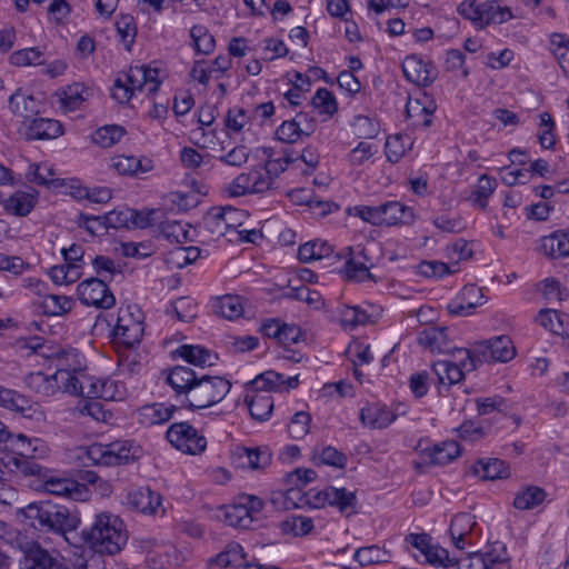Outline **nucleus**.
Segmentation results:
<instances>
[{"instance_id":"obj_50","label":"nucleus","mask_w":569,"mask_h":569,"mask_svg":"<svg viewBox=\"0 0 569 569\" xmlns=\"http://www.w3.org/2000/svg\"><path fill=\"white\" fill-rule=\"evenodd\" d=\"M390 558L391 555L389 551L376 545L359 548L355 552V559L360 566L386 563L390 561Z\"/></svg>"},{"instance_id":"obj_16","label":"nucleus","mask_w":569,"mask_h":569,"mask_svg":"<svg viewBox=\"0 0 569 569\" xmlns=\"http://www.w3.org/2000/svg\"><path fill=\"white\" fill-rule=\"evenodd\" d=\"M161 496L149 487L131 489L126 497V505L143 515H156L161 507Z\"/></svg>"},{"instance_id":"obj_3","label":"nucleus","mask_w":569,"mask_h":569,"mask_svg":"<svg viewBox=\"0 0 569 569\" xmlns=\"http://www.w3.org/2000/svg\"><path fill=\"white\" fill-rule=\"evenodd\" d=\"M230 389V381L220 376L198 375L182 406L192 410L209 408L222 401Z\"/></svg>"},{"instance_id":"obj_54","label":"nucleus","mask_w":569,"mask_h":569,"mask_svg":"<svg viewBox=\"0 0 569 569\" xmlns=\"http://www.w3.org/2000/svg\"><path fill=\"white\" fill-rule=\"evenodd\" d=\"M280 528L286 535L303 537L309 535L313 530L315 526L313 520L310 517L290 516L281 522Z\"/></svg>"},{"instance_id":"obj_32","label":"nucleus","mask_w":569,"mask_h":569,"mask_svg":"<svg viewBox=\"0 0 569 569\" xmlns=\"http://www.w3.org/2000/svg\"><path fill=\"white\" fill-rule=\"evenodd\" d=\"M472 472L482 480L507 478L509 467L498 458L480 459L472 466Z\"/></svg>"},{"instance_id":"obj_2","label":"nucleus","mask_w":569,"mask_h":569,"mask_svg":"<svg viewBox=\"0 0 569 569\" xmlns=\"http://www.w3.org/2000/svg\"><path fill=\"white\" fill-rule=\"evenodd\" d=\"M81 547L89 546L98 553L116 555L127 543L123 521L116 515L103 511L94 516L89 527L79 533Z\"/></svg>"},{"instance_id":"obj_38","label":"nucleus","mask_w":569,"mask_h":569,"mask_svg":"<svg viewBox=\"0 0 569 569\" xmlns=\"http://www.w3.org/2000/svg\"><path fill=\"white\" fill-rule=\"evenodd\" d=\"M161 234L170 242L186 243L192 241L191 226L179 220L162 219L159 223Z\"/></svg>"},{"instance_id":"obj_55","label":"nucleus","mask_w":569,"mask_h":569,"mask_svg":"<svg viewBox=\"0 0 569 569\" xmlns=\"http://www.w3.org/2000/svg\"><path fill=\"white\" fill-rule=\"evenodd\" d=\"M9 62L14 67L40 66L44 62V53L38 47L24 48L12 52Z\"/></svg>"},{"instance_id":"obj_36","label":"nucleus","mask_w":569,"mask_h":569,"mask_svg":"<svg viewBox=\"0 0 569 569\" xmlns=\"http://www.w3.org/2000/svg\"><path fill=\"white\" fill-rule=\"evenodd\" d=\"M537 322L556 335L565 336L569 329V315L553 309H542L537 316Z\"/></svg>"},{"instance_id":"obj_62","label":"nucleus","mask_w":569,"mask_h":569,"mask_svg":"<svg viewBox=\"0 0 569 569\" xmlns=\"http://www.w3.org/2000/svg\"><path fill=\"white\" fill-rule=\"evenodd\" d=\"M117 33L126 50L130 51L137 36V26L131 14H120L116 21Z\"/></svg>"},{"instance_id":"obj_13","label":"nucleus","mask_w":569,"mask_h":569,"mask_svg":"<svg viewBox=\"0 0 569 569\" xmlns=\"http://www.w3.org/2000/svg\"><path fill=\"white\" fill-rule=\"evenodd\" d=\"M476 525L475 516L470 513H459L452 518L449 532L457 550L465 551L473 545Z\"/></svg>"},{"instance_id":"obj_57","label":"nucleus","mask_w":569,"mask_h":569,"mask_svg":"<svg viewBox=\"0 0 569 569\" xmlns=\"http://www.w3.org/2000/svg\"><path fill=\"white\" fill-rule=\"evenodd\" d=\"M489 569H508L510 556L508 555L507 547L500 541H495L490 545L489 550L482 552Z\"/></svg>"},{"instance_id":"obj_14","label":"nucleus","mask_w":569,"mask_h":569,"mask_svg":"<svg viewBox=\"0 0 569 569\" xmlns=\"http://www.w3.org/2000/svg\"><path fill=\"white\" fill-rule=\"evenodd\" d=\"M20 569H68L62 560L48 550L33 543L29 547L19 562Z\"/></svg>"},{"instance_id":"obj_21","label":"nucleus","mask_w":569,"mask_h":569,"mask_svg":"<svg viewBox=\"0 0 569 569\" xmlns=\"http://www.w3.org/2000/svg\"><path fill=\"white\" fill-rule=\"evenodd\" d=\"M435 111L436 103L428 97L409 100L406 106L407 117L412 121V124L425 129L431 126Z\"/></svg>"},{"instance_id":"obj_47","label":"nucleus","mask_w":569,"mask_h":569,"mask_svg":"<svg viewBox=\"0 0 569 569\" xmlns=\"http://www.w3.org/2000/svg\"><path fill=\"white\" fill-rule=\"evenodd\" d=\"M73 306V299L64 295H47L41 301L43 313L48 316H63L70 312Z\"/></svg>"},{"instance_id":"obj_37","label":"nucleus","mask_w":569,"mask_h":569,"mask_svg":"<svg viewBox=\"0 0 569 569\" xmlns=\"http://www.w3.org/2000/svg\"><path fill=\"white\" fill-rule=\"evenodd\" d=\"M0 405L26 417H30L33 411L32 401L28 397L3 387H0Z\"/></svg>"},{"instance_id":"obj_9","label":"nucleus","mask_w":569,"mask_h":569,"mask_svg":"<svg viewBox=\"0 0 569 569\" xmlns=\"http://www.w3.org/2000/svg\"><path fill=\"white\" fill-rule=\"evenodd\" d=\"M166 437L174 448L184 453L197 455L207 448L206 438L188 422L172 423Z\"/></svg>"},{"instance_id":"obj_63","label":"nucleus","mask_w":569,"mask_h":569,"mask_svg":"<svg viewBox=\"0 0 569 569\" xmlns=\"http://www.w3.org/2000/svg\"><path fill=\"white\" fill-rule=\"evenodd\" d=\"M283 383L284 379L282 375L268 370L257 376L248 383V386L254 391H263L268 393L270 390L279 389Z\"/></svg>"},{"instance_id":"obj_61","label":"nucleus","mask_w":569,"mask_h":569,"mask_svg":"<svg viewBox=\"0 0 569 569\" xmlns=\"http://www.w3.org/2000/svg\"><path fill=\"white\" fill-rule=\"evenodd\" d=\"M214 313L224 319H234L241 316L243 308L237 296H223L213 305Z\"/></svg>"},{"instance_id":"obj_28","label":"nucleus","mask_w":569,"mask_h":569,"mask_svg":"<svg viewBox=\"0 0 569 569\" xmlns=\"http://www.w3.org/2000/svg\"><path fill=\"white\" fill-rule=\"evenodd\" d=\"M395 419L396 415L386 406L368 405L360 410L361 422L370 428H387Z\"/></svg>"},{"instance_id":"obj_5","label":"nucleus","mask_w":569,"mask_h":569,"mask_svg":"<svg viewBox=\"0 0 569 569\" xmlns=\"http://www.w3.org/2000/svg\"><path fill=\"white\" fill-rule=\"evenodd\" d=\"M453 358L455 361L439 360L433 363L432 370L440 385L448 387L456 385L465 378V372L476 369L475 360L468 349H455Z\"/></svg>"},{"instance_id":"obj_44","label":"nucleus","mask_w":569,"mask_h":569,"mask_svg":"<svg viewBox=\"0 0 569 569\" xmlns=\"http://www.w3.org/2000/svg\"><path fill=\"white\" fill-rule=\"evenodd\" d=\"M412 144L413 141L407 133H397L388 137L385 146L388 161L397 163L411 149Z\"/></svg>"},{"instance_id":"obj_17","label":"nucleus","mask_w":569,"mask_h":569,"mask_svg":"<svg viewBox=\"0 0 569 569\" xmlns=\"http://www.w3.org/2000/svg\"><path fill=\"white\" fill-rule=\"evenodd\" d=\"M198 373L184 366H174L167 371L166 382L176 392V397L182 405L187 392L191 389Z\"/></svg>"},{"instance_id":"obj_42","label":"nucleus","mask_w":569,"mask_h":569,"mask_svg":"<svg viewBox=\"0 0 569 569\" xmlns=\"http://www.w3.org/2000/svg\"><path fill=\"white\" fill-rule=\"evenodd\" d=\"M80 369V362L77 361V365L68 368H59L57 369V373H63V379H59L58 383L61 386L63 392H68L74 396L84 397L86 388L83 386V377L86 375H81L80 377L76 375V371Z\"/></svg>"},{"instance_id":"obj_34","label":"nucleus","mask_w":569,"mask_h":569,"mask_svg":"<svg viewBox=\"0 0 569 569\" xmlns=\"http://www.w3.org/2000/svg\"><path fill=\"white\" fill-rule=\"evenodd\" d=\"M546 498L545 489L533 485L525 486L516 493L513 507L518 510H531L540 506Z\"/></svg>"},{"instance_id":"obj_18","label":"nucleus","mask_w":569,"mask_h":569,"mask_svg":"<svg viewBox=\"0 0 569 569\" xmlns=\"http://www.w3.org/2000/svg\"><path fill=\"white\" fill-rule=\"evenodd\" d=\"M171 355L174 358H181L186 362L201 368L214 365L218 359L217 353L200 345H181Z\"/></svg>"},{"instance_id":"obj_49","label":"nucleus","mask_w":569,"mask_h":569,"mask_svg":"<svg viewBox=\"0 0 569 569\" xmlns=\"http://www.w3.org/2000/svg\"><path fill=\"white\" fill-rule=\"evenodd\" d=\"M90 96V90L81 83H73L66 87L60 97V101L67 110L78 109Z\"/></svg>"},{"instance_id":"obj_56","label":"nucleus","mask_w":569,"mask_h":569,"mask_svg":"<svg viewBox=\"0 0 569 569\" xmlns=\"http://www.w3.org/2000/svg\"><path fill=\"white\" fill-rule=\"evenodd\" d=\"M39 458H9L7 466L12 471L21 472L24 476H37L41 479L46 478L47 469L37 460Z\"/></svg>"},{"instance_id":"obj_64","label":"nucleus","mask_w":569,"mask_h":569,"mask_svg":"<svg viewBox=\"0 0 569 569\" xmlns=\"http://www.w3.org/2000/svg\"><path fill=\"white\" fill-rule=\"evenodd\" d=\"M550 51L563 72L569 73V40L561 34H552Z\"/></svg>"},{"instance_id":"obj_26","label":"nucleus","mask_w":569,"mask_h":569,"mask_svg":"<svg viewBox=\"0 0 569 569\" xmlns=\"http://www.w3.org/2000/svg\"><path fill=\"white\" fill-rule=\"evenodd\" d=\"M252 391V395H246L244 397L250 416L261 422L269 420L274 405L272 396L263 391Z\"/></svg>"},{"instance_id":"obj_23","label":"nucleus","mask_w":569,"mask_h":569,"mask_svg":"<svg viewBox=\"0 0 569 569\" xmlns=\"http://www.w3.org/2000/svg\"><path fill=\"white\" fill-rule=\"evenodd\" d=\"M381 226L410 224L413 221V210L399 201L380 203Z\"/></svg>"},{"instance_id":"obj_45","label":"nucleus","mask_w":569,"mask_h":569,"mask_svg":"<svg viewBox=\"0 0 569 569\" xmlns=\"http://www.w3.org/2000/svg\"><path fill=\"white\" fill-rule=\"evenodd\" d=\"M313 132V124L308 123L306 128L300 127L299 120L283 121L276 130V137L281 142L295 143L302 134L309 136Z\"/></svg>"},{"instance_id":"obj_58","label":"nucleus","mask_w":569,"mask_h":569,"mask_svg":"<svg viewBox=\"0 0 569 569\" xmlns=\"http://www.w3.org/2000/svg\"><path fill=\"white\" fill-rule=\"evenodd\" d=\"M197 302L189 297H180L177 300L170 302V307L167 309V313L174 315L178 320L182 322H189L197 316Z\"/></svg>"},{"instance_id":"obj_46","label":"nucleus","mask_w":569,"mask_h":569,"mask_svg":"<svg viewBox=\"0 0 569 569\" xmlns=\"http://www.w3.org/2000/svg\"><path fill=\"white\" fill-rule=\"evenodd\" d=\"M271 452L268 448H244L239 455L242 466L251 470H262L271 463Z\"/></svg>"},{"instance_id":"obj_39","label":"nucleus","mask_w":569,"mask_h":569,"mask_svg":"<svg viewBox=\"0 0 569 569\" xmlns=\"http://www.w3.org/2000/svg\"><path fill=\"white\" fill-rule=\"evenodd\" d=\"M498 187L496 178L488 174H481L478 179L475 190L471 192L469 200L473 207L486 210L490 197Z\"/></svg>"},{"instance_id":"obj_31","label":"nucleus","mask_w":569,"mask_h":569,"mask_svg":"<svg viewBox=\"0 0 569 569\" xmlns=\"http://www.w3.org/2000/svg\"><path fill=\"white\" fill-rule=\"evenodd\" d=\"M37 203V193L16 191L9 198L4 199L3 209L9 214L17 217H26L34 208Z\"/></svg>"},{"instance_id":"obj_29","label":"nucleus","mask_w":569,"mask_h":569,"mask_svg":"<svg viewBox=\"0 0 569 569\" xmlns=\"http://www.w3.org/2000/svg\"><path fill=\"white\" fill-rule=\"evenodd\" d=\"M251 130V117L247 110L234 107L227 111L224 117V131L229 138L238 136Z\"/></svg>"},{"instance_id":"obj_33","label":"nucleus","mask_w":569,"mask_h":569,"mask_svg":"<svg viewBox=\"0 0 569 569\" xmlns=\"http://www.w3.org/2000/svg\"><path fill=\"white\" fill-rule=\"evenodd\" d=\"M487 355L491 360L507 362L513 359L516 349L509 336L502 335L491 338L485 342Z\"/></svg>"},{"instance_id":"obj_40","label":"nucleus","mask_w":569,"mask_h":569,"mask_svg":"<svg viewBox=\"0 0 569 569\" xmlns=\"http://www.w3.org/2000/svg\"><path fill=\"white\" fill-rule=\"evenodd\" d=\"M174 409V406L164 403L147 405L139 410V420L146 426L161 425L170 420Z\"/></svg>"},{"instance_id":"obj_4","label":"nucleus","mask_w":569,"mask_h":569,"mask_svg":"<svg viewBox=\"0 0 569 569\" xmlns=\"http://www.w3.org/2000/svg\"><path fill=\"white\" fill-rule=\"evenodd\" d=\"M140 452V447L132 440H116L106 445H91L87 450V456L92 465L114 467L134 461L139 458Z\"/></svg>"},{"instance_id":"obj_30","label":"nucleus","mask_w":569,"mask_h":569,"mask_svg":"<svg viewBox=\"0 0 569 569\" xmlns=\"http://www.w3.org/2000/svg\"><path fill=\"white\" fill-rule=\"evenodd\" d=\"M62 133V126L58 120L49 118H34L28 126L27 137L30 140L54 139Z\"/></svg>"},{"instance_id":"obj_43","label":"nucleus","mask_w":569,"mask_h":569,"mask_svg":"<svg viewBox=\"0 0 569 569\" xmlns=\"http://www.w3.org/2000/svg\"><path fill=\"white\" fill-rule=\"evenodd\" d=\"M333 247L327 241L317 239L301 244L298 249V258L302 262L320 260L331 256Z\"/></svg>"},{"instance_id":"obj_8","label":"nucleus","mask_w":569,"mask_h":569,"mask_svg":"<svg viewBox=\"0 0 569 569\" xmlns=\"http://www.w3.org/2000/svg\"><path fill=\"white\" fill-rule=\"evenodd\" d=\"M270 177L263 172L261 164L252 167L248 172L238 174L224 187V192L230 197L263 193L271 190Z\"/></svg>"},{"instance_id":"obj_19","label":"nucleus","mask_w":569,"mask_h":569,"mask_svg":"<svg viewBox=\"0 0 569 569\" xmlns=\"http://www.w3.org/2000/svg\"><path fill=\"white\" fill-rule=\"evenodd\" d=\"M143 327L131 318L119 317L113 328L114 341L126 348H131L141 341Z\"/></svg>"},{"instance_id":"obj_60","label":"nucleus","mask_w":569,"mask_h":569,"mask_svg":"<svg viewBox=\"0 0 569 569\" xmlns=\"http://www.w3.org/2000/svg\"><path fill=\"white\" fill-rule=\"evenodd\" d=\"M132 221L131 227L133 228H149L153 226H159L164 218V211L162 209H142L136 210L131 209Z\"/></svg>"},{"instance_id":"obj_12","label":"nucleus","mask_w":569,"mask_h":569,"mask_svg":"<svg viewBox=\"0 0 569 569\" xmlns=\"http://www.w3.org/2000/svg\"><path fill=\"white\" fill-rule=\"evenodd\" d=\"M402 71L410 82L422 87L431 84L437 78L436 67L416 54L403 60Z\"/></svg>"},{"instance_id":"obj_6","label":"nucleus","mask_w":569,"mask_h":569,"mask_svg":"<svg viewBox=\"0 0 569 569\" xmlns=\"http://www.w3.org/2000/svg\"><path fill=\"white\" fill-rule=\"evenodd\" d=\"M308 503L313 508L326 505L336 507L341 513L350 516L356 512L357 497L355 491L346 488L326 487L322 490L310 489L307 493Z\"/></svg>"},{"instance_id":"obj_20","label":"nucleus","mask_w":569,"mask_h":569,"mask_svg":"<svg viewBox=\"0 0 569 569\" xmlns=\"http://www.w3.org/2000/svg\"><path fill=\"white\" fill-rule=\"evenodd\" d=\"M63 379V373L46 375L42 371L29 373L24 381L28 388L41 397H51L60 391L58 380Z\"/></svg>"},{"instance_id":"obj_22","label":"nucleus","mask_w":569,"mask_h":569,"mask_svg":"<svg viewBox=\"0 0 569 569\" xmlns=\"http://www.w3.org/2000/svg\"><path fill=\"white\" fill-rule=\"evenodd\" d=\"M86 388L84 397L93 399H103L107 401L117 400L119 395L118 383L111 379H101L96 377H83Z\"/></svg>"},{"instance_id":"obj_24","label":"nucleus","mask_w":569,"mask_h":569,"mask_svg":"<svg viewBox=\"0 0 569 569\" xmlns=\"http://www.w3.org/2000/svg\"><path fill=\"white\" fill-rule=\"evenodd\" d=\"M418 342L432 352H449L450 341L446 327H427L418 333Z\"/></svg>"},{"instance_id":"obj_27","label":"nucleus","mask_w":569,"mask_h":569,"mask_svg":"<svg viewBox=\"0 0 569 569\" xmlns=\"http://www.w3.org/2000/svg\"><path fill=\"white\" fill-rule=\"evenodd\" d=\"M540 250L552 259L569 257V230H557L543 237Z\"/></svg>"},{"instance_id":"obj_35","label":"nucleus","mask_w":569,"mask_h":569,"mask_svg":"<svg viewBox=\"0 0 569 569\" xmlns=\"http://www.w3.org/2000/svg\"><path fill=\"white\" fill-rule=\"evenodd\" d=\"M142 548L147 551V562L152 569H161L170 565V552L173 547L158 543L154 539L146 540Z\"/></svg>"},{"instance_id":"obj_48","label":"nucleus","mask_w":569,"mask_h":569,"mask_svg":"<svg viewBox=\"0 0 569 569\" xmlns=\"http://www.w3.org/2000/svg\"><path fill=\"white\" fill-rule=\"evenodd\" d=\"M263 154L266 156L267 160L263 164H261V168L263 169V172H266L271 180V184L273 186L276 182V179L286 171L288 166L295 161H297V158H293L289 153H284L282 158L272 159V150L270 148H263L262 149Z\"/></svg>"},{"instance_id":"obj_10","label":"nucleus","mask_w":569,"mask_h":569,"mask_svg":"<svg viewBox=\"0 0 569 569\" xmlns=\"http://www.w3.org/2000/svg\"><path fill=\"white\" fill-rule=\"evenodd\" d=\"M80 301L98 309H110L116 305V298L106 280L91 277L77 287Z\"/></svg>"},{"instance_id":"obj_1","label":"nucleus","mask_w":569,"mask_h":569,"mask_svg":"<svg viewBox=\"0 0 569 569\" xmlns=\"http://www.w3.org/2000/svg\"><path fill=\"white\" fill-rule=\"evenodd\" d=\"M21 513L30 520V525L37 530L61 536L70 546L81 548L83 538L77 531L81 520L78 513L68 507L40 501L29 503L21 509Z\"/></svg>"},{"instance_id":"obj_52","label":"nucleus","mask_w":569,"mask_h":569,"mask_svg":"<svg viewBox=\"0 0 569 569\" xmlns=\"http://www.w3.org/2000/svg\"><path fill=\"white\" fill-rule=\"evenodd\" d=\"M124 133L126 130L123 127L118 124H107L94 131L92 134V141L101 148H110L118 143Z\"/></svg>"},{"instance_id":"obj_53","label":"nucleus","mask_w":569,"mask_h":569,"mask_svg":"<svg viewBox=\"0 0 569 569\" xmlns=\"http://www.w3.org/2000/svg\"><path fill=\"white\" fill-rule=\"evenodd\" d=\"M223 210L212 208L202 220V229L211 240L227 234L226 222H223Z\"/></svg>"},{"instance_id":"obj_11","label":"nucleus","mask_w":569,"mask_h":569,"mask_svg":"<svg viewBox=\"0 0 569 569\" xmlns=\"http://www.w3.org/2000/svg\"><path fill=\"white\" fill-rule=\"evenodd\" d=\"M460 446L453 440L436 443L431 448H425L419 451V459L413 461L417 470H422L428 466H445L460 456Z\"/></svg>"},{"instance_id":"obj_15","label":"nucleus","mask_w":569,"mask_h":569,"mask_svg":"<svg viewBox=\"0 0 569 569\" xmlns=\"http://www.w3.org/2000/svg\"><path fill=\"white\" fill-rule=\"evenodd\" d=\"M8 441L13 452L10 458H44L49 452V448L42 439L29 438L23 433H10Z\"/></svg>"},{"instance_id":"obj_25","label":"nucleus","mask_w":569,"mask_h":569,"mask_svg":"<svg viewBox=\"0 0 569 569\" xmlns=\"http://www.w3.org/2000/svg\"><path fill=\"white\" fill-rule=\"evenodd\" d=\"M112 167L120 174L139 176L153 169V161L147 157L117 156L112 159Z\"/></svg>"},{"instance_id":"obj_51","label":"nucleus","mask_w":569,"mask_h":569,"mask_svg":"<svg viewBox=\"0 0 569 569\" xmlns=\"http://www.w3.org/2000/svg\"><path fill=\"white\" fill-rule=\"evenodd\" d=\"M190 38L192 39L194 50L198 53L210 54L213 52L216 48V39L206 26L194 24L190 29Z\"/></svg>"},{"instance_id":"obj_41","label":"nucleus","mask_w":569,"mask_h":569,"mask_svg":"<svg viewBox=\"0 0 569 569\" xmlns=\"http://www.w3.org/2000/svg\"><path fill=\"white\" fill-rule=\"evenodd\" d=\"M481 28L491 23L500 24L507 22L513 17L510 8L501 6L498 0L481 2Z\"/></svg>"},{"instance_id":"obj_59","label":"nucleus","mask_w":569,"mask_h":569,"mask_svg":"<svg viewBox=\"0 0 569 569\" xmlns=\"http://www.w3.org/2000/svg\"><path fill=\"white\" fill-rule=\"evenodd\" d=\"M224 520L229 526L241 529L249 528L253 522L251 516H249L248 509H246L239 498L236 503L226 508Z\"/></svg>"},{"instance_id":"obj_7","label":"nucleus","mask_w":569,"mask_h":569,"mask_svg":"<svg viewBox=\"0 0 569 569\" xmlns=\"http://www.w3.org/2000/svg\"><path fill=\"white\" fill-rule=\"evenodd\" d=\"M405 547L407 550L418 551L425 561L433 567H450L456 562V555H450L449 551L439 545L432 543V538L429 533H409L405 538Z\"/></svg>"}]
</instances>
